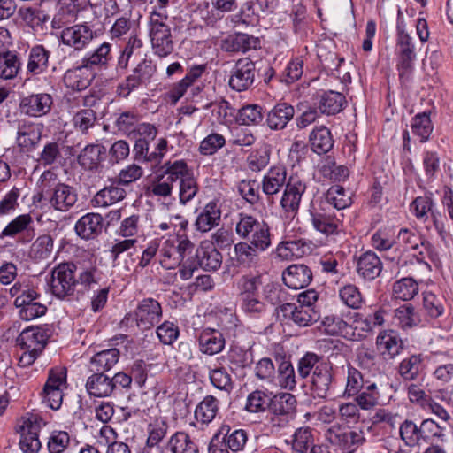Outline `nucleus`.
Masks as SVG:
<instances>
[{
	"label": "nucleus",
	"mask_w": 453,
	"mask_h": 453,
	"mask_svg": "<svg viewBox=\"0 0 453 453\" xmlns=\"http://www.w3.org/2000/svg\"><path fill=\"white\" fill-rule=\"evenodd\" d=\"M41 198L48 201L56 211L65 212L74 206L78 195L75 188L60 182L58 175L50 171H44L39 179Z\"/></svg>",
	"instance_id": "f257e3e1"
},
{
	"label": "nucleus",
	"mask_w": 453,
	"mask_h": 453,
	"mask_svg": "<svg viewBox=\"0 0 453 453\" xmlns=\"http://www.w3.org/2000/svg\"><path fill=\"white\" fill-rule=\"evenodd\" d=\"M310 216L312 226L326 236L336 235L342 231L344 214L335 211L328 203H313Z\"/></svg>",
	"instance_id": "f03ea898"
},
{
	"label": "nucleus",
	"mask_w": 453,
	"mask_h": 453,
	"mask_svg": "<svg viewBox=\"0 0 453 453\" xmlns=\"http://www.w3.org/2000/svg\"><path fill=\"white\" fill-rule=\"evenodd\" d=\"M150 38L153 52L160 58L170 55L174 49L169 17H150Z\"/></svg>",
	"instance_id": "7ed1b4c3"
},
{
	"label": "nucleus",
	"mask_w": 453,
	"mask_h": 453,
	"mask_svg": "<svg viewBox=\"0 0 453 453\" xmlns=\"http://www.w3.org/2000/svg\"><path fill=\"white\" fill-rule=\"evenodd\" d=\"M76 269L77 266L71 262L60 263L52 269L50 287L58 299L73 296L77 286Z\"/></svg>",
	"instance_id": "20e7f679"
},
{
	"label": "nucleus",
	"mask_w": 453,
	"mask_h": 453,
	"mask_svg": "<svg viewBox=\"0 0 453 453\" xmlns=\"http://www.w3.org/2000/svg\"><path fill=\"white\" fill-rule=\"evenodd\" d=\"M307 188L305 181L298 175H291L280 200V205L286 217L294 218L299 211L302 197Z\"/></svg>",
	"instance_id": "39448f33"
},
{
	"label": "nucleus",
	"mask_w": 453,
	"mask_h": 453,
	"mask_svg": "<svg viewBox=\"0 0 453 453\" xmlns=\"http://www.w3.org/2000/svg\"><path fill=\"white\" fill-rule=\"evenodd\" d=\"M326 437L331 445H314L310 453H352L355 450L354 444L360 440V435L357 432L336 434L333 428L326 431Z\"/></svg>",
	"instance_id": "423d86ee"
},
{
	"label": "nucleus",
	"mask_w": 453,
	"mask_h": 453,
	"mask_svg": "<svg viewBox=\"0 0 453 453\" xmlns=\"http://www.w3.org/2000/svg\"><path fill=\"white\" fill-rule=\"evenodd\" d=\"M96 37V32L87 23L65 27L60 34L62 43L73 51L86 50Z\"/></svg>",
	"instance_id": "0eeeda50"
},
{
	"label": "nucleus",
	"mask_w": 453,
	"mask_h": 453,
	"mask_svg": "<svg viewBox=\"0 0 453 453\" xmlns=\"http://www.w3.org/2000/svg\"><path fill=\"white\" fill-rule=\"evenodd\" d=\"M296 398H247L245 410L249 412L269 411L276 415H288L295 411Z\"/></svg>",
	"instance_id": "6e6552de"
},
{
	"label": "nucleus",
	"mask_w": 453,
	"mask_h": 453,
	"mask_svg": "<svg viewBox=\"0 0 453 453\" xmlns=\"http://www.w3.org/2000/svg\"><path fill=\"white\" fill-rule=\"evenodd\" d=\"M48 335L46 331L39 326H29L24 329L17 338V344L28 355L27 363H32L43 350Z\"/></svg>",
	"instance_id": "1a4fd4ad"
},
{
	"label": "nucleus",
	"mask_w": 453,
	"mask_h": 453,
	"mask_svg": "<svg viewBox=\"0 0 453 453\" xmlns=\"http://www.w3.org/2000/svg\"><path fill=\"white\" fill-rule=\"evenodd\" d=\"M156 72L151 60L143 59L133 70L125 81L119 85L118 89L124 96H127L134 88L149 83Z\"/></svg>",
	"instance_id": "9d476101"
},
{
	"label": "nucleus",
	"mask_w": 453,
	"mask_h": 453,
	"mask_svg": "<svg viewBox=\"0 0 453 453\" xmlns=\"http://www.w3.org/2000/svg\"><path fill=\"white\" fill-rule=\"evenodd\" d=\"M255 80V63L248 58L239 59L231 71L229 86L235 91H244L251 87Z\"/></svg>",
	"instance_id": "9b49d317"
},
{
	"label": "nucleus",
	"mask_w": 453,
	"mask_h": 453,
	"mask_svg": "<svg viewBox=\"0 0 453 453\" xmlns=\"http://www.w3.org/2000/svg\"><path fill=\"white\" fill-rule=\"evenodd\" d=\"M162 317L160 303L152 299H143L135 311L137 326L142 329H149L157 324Z\"/></svg>",
	"instance_id": "f8f14e48"
},
{
	"label": "nucleus",
	"mask_w": 453,
	"mask_h": 453,
	"mask_svg": "<svg viewBox=\"0 0 453 453\" xmlns=\"http://www.w3.org/2000/svg\"><path fill=\"white\" fill-rule=\"evenodd\" d=\"M284 284L289 288L300 289L307 287L312 280V272L305 265H288L282 273Z\"/></svg>",
	"instance_id": "ddd939ff"
},
{
	"label": "nucleus",
	"mask_w": 453,
	"mask_h": 453,
	"mask_svg": "<svg viewBox=\"0 0 453 453\" xmlns=\"http://www.w3.org/2000/svg\"><path fill=\"white\" fill-rule=\"evenodd\" d=\"M284 317L290 319L298 326H310L315 323L319 318V312L315 308L309 306L295 305V303H285L281 306Z\"/></svg>",
	"instance_id": "4468645a"
},
{
	"label": "nucleus",
	"mask_w": 453,
	"mask_h": 453,
	"mask_svg": "<svg viewBox=\"0 0 453 453\" xmlns=\"http://www.w3.org/2000/svg\"><path fill=\"white\" fill-rule=\"evenodd\" d=\"M53 104L50 94L40 93L24 97L20 103L22 112L30 117H42L50 112Z\"/></svg>",
	"instance_id": "2eb2a0df"
},
{
	"label": "nucleus",
	"mask_w": 453,
	"mask_h": 453,
	"mask_svg": "<svg viewBox=\"0 0 453 453\" xmlns=\"http://www.w3.org/2000/svg\"><path fill=\"white\" fill-rule=\"evenodd\" d=\"M112 59L111 44L104 42L94 50L87 53L81 60L83 67H87L90 72L96 70H105Z\"/></svg>",
	"instance_id": "dca6fc26"
},
{
	"label": "nucleus",
	"mask_w": 453,
	"mask_h": 453,
	"mask_svg": "<svg viewBox=\"0 0 453 453\" xmlns=\"http://www.w3.org/2000/svg\"><path fill=\"white\" fill-rule=\"evenodd\" d=\"M33 223L32 217L29 214H22L12 220L1 232L0 238L15 237L21 234L20 242H28L34 236L33 230H30V225Z\"/></svg>",
	"instance_id": "f3484780"
},
{
	"label": "nucleus",
	"mask_w": 453,
	"mask_h": 453,
	"mask_svg": "<svg viewBox=\"0 0 453 453\" xmlns=\"http://www.w3.org/2000/svg\"><path fill=\"white\" fill-rule=\"evenodd\" d=\"M67 371L65 367H54L49 371L47 381L43 387V393L46 395H68V384L66 381Z\"/></svg>",
	"instance_id": "a211bd4d"
},
{
	"label": "nucleus",
	"mask_w": 453,
	"mask_h": 453,
	"mask_svg": "<svg viewBox=\"0 0 453 453\" xmlns=\"http://www.w3.org/2000/svg\"><path fill=\"white\" fill-rule=\"evenodd\" d=\"M120 185L119 181L115 180L99 190L91 200L93 206L108 207L123 200L127 192Z\"/></svg>",
	"instance_id": "6ab92c4d"
},
{
	"label": "nucleus",
	"mask_w": 453,
	"mask_h": 453,
	"mask_svg": "<svg viewBox=\"0 0 453 453\" xmlns=\"http://www.w3.org/2000/svg\"><path fill=\"white\" fill-rule=\"evenodd\" d=\"M287 171L283 165L272 166L262 180L263 192L271 196L278 194L287 184Z\"/></svg>",
	"instance_id": "aec40b11"
},
{
	"label": "nucleus",
	"mask_w": 453,
	"mask_h": 453,
	"mask_svg": "<svg viewBox=\"0 0 453 453\" xmlns=\"http://www.w3.org/2000/svg\"><path fill=\"white\" fill-rule=\"evenodd\" d=\"M310 252V245L303 239L281 241L275 249V254L282 260L303 257Z\"/></svg>",
	"instance_id": "412c9836"
},
{
	"label": "nucleus",
	"mask_w": 453,
	"mask_h": 453,
	"mask_svg": "<svg viewBox=\"0 0 453 453\" xmlns=\"http://www.w3.org/2000/svg\"><path fill=\"white\" fill-rule=\"evenodd\" d=\"M220 218L221 211L219 206L217 202L211 201L198 214L195 222L196 229L202 233H207L219 224Z\"/></svg>",
	"instance_id": "4be33fe9"
},
{
	"label": "nucleus",
	"mask_w": 453,
	"mask_h": 453,
	"mask_svg": "<svg viewBox=\"0 0 453 453\" xmlns=\"http://www.w3.org/2000/svg\"><path fill=\"white\" fill-rule=\"evenodd\" d=\"M198 341L201 352L210 356L221 352L226 344L222 333L211 328L203 329Z\"/></svg>",
	"instance_id": "5701e85b"
},
{
	"label": "nucleus",
	"mask_w": 453,
	"mask_h": 453,
	"mask_svg": "<svg viewBox=\"0 0 453 453\" xmlns=\"http://www.w3.org/2000/svg\"><path fill=\"white\" fill-rule=\"evenodd\" d=\"M103 218L98 213H87L75 224V232L82 239L89 240L97 236L103 227Z\"/></svg>",
	"instance_id": "b1692460"
},
{
	"label": "nucleus",
	"mask_w": 453,
	"mask_h": 453,
	"mask_svg": "<svg viewBox=\"0 0 453 453\" xmlns=\"http://www.w3.org/2000/svg\"><path fill=\"white\" fill-rule=\"evenodd\" d=\"M199 265L205 271H217L222 264L221 253L209 242H203L196 250Z\"/></svg>",
	"instance_id": "393cba45"
},
{
	"label": "nucleus",
	"mask_w": 453,
	"mask_h": 453,
	"mask_svg": "<svg viewBox=\"0 0 453 453\" xmlns=\"http://www.w3.org/2000/svg\"><path fill=\"white\" fill-rule=\"evenodd\" d=\"M295 115L294 107L287 103L277 104L268 113L266 123L273 130H281Z\"/></svg>",
	"instance_id": "a878e982"
},
{
	"label": "nucleus",
	"mask_w": 453,
	"mask_h": 453,
	"mask_svg": "<svg viewBox=\"0 0 453 453\" xmlns=\"http://www.w3.org/2000/svg\"><path fill=\"white\" fill-rule=\"evenodd\" d=\"M382 270L380 258L373 252L364 253L357 261V273L366 280H374Z\"/></svg>",
	"instance_id": "bb28decb"
},
{
	"label": "nucleus",
	"mask_w": 453,
	"mask_h": 453,
	"mask_svg": "<svg viewBox=\"0 0 453 453\" xmlns=\"http://www.w3.org/2000/svg\"><path fill=\"white\" fill-rule=\"evenodd\" d=\"M119 359V350L116 348L98 351L90 358V369L93 372L104 373L111 370Z\"/></svg>",
	"instance_id": "cd10ccee"
},
{
	"label": "nucleus",
	"mask_w": 453,
	"mask_h": 453,
	"mask_svg": "<svg viewBox=\"0 0 453 453\" xmlns=\"http://www.w3.org/2000/svg\"><path fill=\"white\" fill-rule=\"evenodd\" d=\"M50 52L42 45H35L28 53L27 64V73L38 75L47 70Z\"/></svg>",
	"instance_id": "c85d7f7f"
},
{
	"label": "nucleus",
	"mask_w": 453,
	"mask_h": 453,
	"mask_svg": "<svg viewBox=\"0 0 453 453\" xmlns=\"http://www.w3.org/2000/svg\"><path fill=\"white\" fill-rule=\"evenodd\" d=\"M345 103V96L342 93L329 90L319 96L316 104L321 113L334 115L342 110Z\"/></svg>",
	"instance_id": "c756f323"
},
{
	"label": "nucleus",
	"mask_w": 453,
	"mask_h": 453,
	"mask_svg": "<svg viewBox=\"0 0 453 453\" xmlns=\"http://www.w3.org/2000/svg\"><path fill=\"white\" fill-rule=\"evenodd\" d=\"M259 44L257 38L248 34L238 33L229 35L223 42L222 48L230 52H245L256 49Z\"/></svg>",
	"instance_id": "7c9ffc66"
},
{
	"label": "nucleus",
	"mask_w": 453,
	"mask_h": 453,
	"mask_svg": "<svg viewBox=\"0 0 453 453\" xmlns=\"http://www.w3.org/2000/svg\"><path fill=\"white\" fill-rule=\"evenodd\" d=\"M260 252L252 245L245 242H240L234 245V254L237 263L246 268H257L259 266L261 257Z\"/></svg>",
	"instance_id": "2f4dec72"
},
{
	"label": "nucleus",
	"mask_w": 453,
	"mask_h": 453,
	"mask_svg": "<svg viewBox=\"0 0 453 453\" xmlns=\"http://www.w3.org/2000/svg\"><path fill=\"white\" fill-rule=\"evenodd\" d=\"M88 71H89V69L83 67V63L81 62L78 66L68 70L65 73V84L73 90L82 91L86 89L90 85L92 80L90 74H86Z\"/></svg>",
	"instance_id": "473e14b6"
},
{
	"label": "nucleus",
	"mask_w": 453,
	"mask_h": 453,
	"mask_svg": "<svg viewBox=\"0 0 453 453\" xmlns=\"http://www.w3.org/2000/svg\"><path fill=\"white\" fill-rule=\"evenodd\" d=\"M53 247L52 237L50 234H42L31 244L28 256L35 262L48 260L52 255Z\"/></svg>",
	"instance_id": "72a5a7b5"
},
{
	"label": "nucleus",
	"mask_w": 453,
	"mask_h": 453,
	"mask_svg": "<svg viewBox=\"0 0 453 453\" xmlns=\"http://www.w3.org/2000/svg\"><path fill=\"white\" fill-rule=\"evenodd\" d=\"M310 142L311 150L319 154H326L334 146V140L331 132L324 126L315 127L311 135Z\"/></svg>",
	"instance_id": "f704fd0d"
},
{
	"label": "nucleus",
	"mask_w": 453,
	"mask_h": 453,
	"mask_svg": "<svg viewBox=\"0 0 453 453\" xmlns=\"http://www.w3.org/2000/svg\"><path fill=\"white\" fill-rule=\"evenodd\" d=\"M322 203H328L331 208L335 209L336 211L349 207L352 203V199L349 192L340 185H333L326 192V200L320 201Z\"/></svg>",
	"instance_id": "c9c22d12"
},
{
	"label": "nucleus",
	"mask_w": 453,
	"mask_h": 453,
	"mask_svg": "<svg viewBox=\"0 0 453 453\" xmlns=\"http://www.w3.org/2000/svg\"><path fill=\"white\" fill-rule=\"evenodd\" d=\"M105 151V147L101 144L87 145L78 157L79 164L88 170L96 169Z\"/></svg>",
	"instance_id": "e433bc0d"
},
{
	"label": "nucleus",
	"mask_w": 453,
	"mask_h": 453,
	"mask_svg": "<svg viewBox=\"0 0 453 453\" xmlns=\"http://www.w3.org/2000/svg\"><path fill=\"white\" fill-rule=\"evenodd\" d=\"M46 425L42 418L36 413H27L18 419L15 430L20 436L39 435L41 429Z\"/></svg>",
	"instance_id": "4c0bfd02"
},
{
	"label": "nucleus",
	"mask_w": 453,
	"mask_h": 453,
	"mask_svg": "<svg viewBox=\"0 0 453 453\" xmlns=\"http://www.w3.org/2000/svg\"><path fill=\"white\" fill-rule=\"evenodd\" d=\"M411 210L415 216L423 221L428 218V212H431L435 228L441 234L442 224H441L433 211V200L430 196H418L411 204Z\"/></svg>",
	"instance_id": "58836bf2"
},
{
	"label": "nucleus",
	"mask_w": 453,
	"mask_h": 453,
	"mask_svg": "<svg viewBox=\"0 0 453 453\" xmlns=\"http://www.w3.org/2000/svg\"><path fill=\"white\" fill-rule=\"evenodd\" d=\"M378 348L383 355L394 357L399 354L403 349V342L394 331H385L380 333L376 339Z\"/></svg>",
	"instance_id": "ea45409f"
},
{
	"label": "nucleus",
	"mask_w": 453,
	"mask_h": 453,
	"mask_svg": "<svg viewBox=\"0 0 453 453\" xmlns=\"http://www.w3.org/2000/svg\"><path fill=\"white\" fill-rule=\"evenodd\" d=\"M111 385L109 377L96 372L88 378L86 388L90 396H110L111 394Z\"/></svg>",
	"instance_id": "a19ab883"
},
{
	"label": "nucleus",
	"mask_w": 453,
	"mask_h": 453,
	"mask_svg": "<svg viewBox=\"0 0 453 453\" xmlns=\"http://www.w3.org/2000/svg\"><path fill=\"white\" fill-rule=\"evenodd\" d=\"M394 319L403 329H409L417 326L420 319L411 303H405L394 311Z\"/></svg>",
	"instance_id": "79ce46f5"
},
{
	"label": "nucleus",
	"mask_w": 453,
	"mask_h": 453,
	"mask_svg": "<svg viewBox=\"0 0 453 453\" xmlns=\"http://www.w3.org/2000/svg\"><path fill=\"white\" fill-rule=\"evenodd\" d=\"M21 63L18 55L10 50L0 53V78L11 80L17 76Z\"/></svg>",
	"instance_id": "37998d69"
},
{
	"label": "nucleus",
	"mask_w": 453,
	"mask_h": 453,
	"mask_svg": "<svg viewBox=\"0 0 453 453\" xmlns=\"http://www.w3.org/2000/svg\"><path fill=\"white\" fill-rule=\"evenodd\" d=\"M168 449L172 453H199L197 445L184 432H176L171 436Z\"/></svg>",
	"instance_id": "c03bdc74"
},
{
	"label": "nucleus",
	"mask_w": 453,
	"mask_h": 453,
	"mask_svg": "<svg viewBox=\"0 0 453 453\" xmlns=\"http://www.w3.org/2000/svg\"><path fill=\"white\" fill-rule=\"evenodd\" d=\"M159 263L165 269H173L180 264V255L175 248L174 242L167 239L158 248Z\"/></svg>",
	"instance_id": "a18cd8bd"
},
{
	"label": "nucleus",
	"mask_w": 453,
	"mask_h": 453,
	"mask_svg": "<svg viewBox=\"0 0 453 453\" xmlns=\"http://www.w3.org/2000/svg\"><path fill=\"white\" fill-rule=\"evenodd\" d=\"M224 434L226 446L233 452H238L243 449L247 442V433L243 429L231 431L229 426H222L218 433Z\"/></svg>",
	"instance_id": "49530a36"
},
{
	"label": "nucleus",
	"mask_w": 453,
	"mask_h": 453,
	"mask_svg": "<svg viewBox=\"0 0 453 453\" xmlns=\"http://www.w3.org/2000/svg\"><path fill=\"white\" fill-rule=\"evenodd\" d=\"M397 238L404 243L407 248L411 250H417L419 244L427 252L432 261L437 258V253L434 250V248L429 242H425L421 240L420 236L411 232L407 228H402L397 234Z\"/></svg>",
	"instance_id": "de8ad7c7"
},
{
	"label": "nucleus",
	"mask_w": 453,
	"mask_h": 453,
	"mask_svg": "<svg viewBox=\"0 0 453 453\" xmlns=\"http://www.w3.org/2000/svg\"><path fill=\"white\" fill-rule=\"evenodd\" d=\"M395 243V229L393 226H384L378 229L371 238L372 246L379 251L390 250Z\"/></svg>",
	"instance_id": "09e8293b"
},
{
	"label": "nucleus",
	"mask_w": 453,
	"mask_h": 453,
	"mask_svg": "<svg viewBox=\"0 0 453 453\" xmlns=\"http://www.w3.org/2000/svg\"><path fill=\"white\" fill-rule=\"evenodd\" d=\"M392 292L395 298L409 301L418 293V285L412 278H403L394 283Z\"/></svg>",
	"instance_id": "8fccbe9b"
},
{
	"label": "nucleus",
	"mask_w": 453,
	"mask_h": 453,
	"mask_svg": "<svg viewBox=\"0 0 453 453\" xmlns=\"http://www.w3.org/2000/svg\"><path fill=\"white\" fill-rule=\"evenodd\" d=\"M219 411L216 398H204L196 408L195 417L198 422L211 423Z\"/></svg>",
	"instance_id": "3c124183"
},
{
	"label": "nucleus",
	"mask_w": 453,
	"mask_h": 453,
	"mask_svg": "<svg viewBox=\"0 0 453 453\" xmlns=\"http://www.w3.org/2000/svg\"><path fill=\"white\" fill-rule=\"evenodd\" d=\"M227 359L231 369L237 370L250 365L253 362V355L250 348L244 349L238 346H232L227 354Z\"/></svg>",
	"instance_id": "603ef678"
},
{
	"label": "nucleus",
	"mask_w": 453,
	"mask_h": 453,
	"mask_svg": "<svg viewBox=\"0 0 453 453\" xmlns=\"http://www.w3.org/2000/svg\"><path fill=\"white\" fill-rule=\"evenodd\" d=\"M341 301L351 309L361 308L364 298L359 288L354 284H346L339 289Z\"/></svg>",
	"instance_id": "864d4df0"
},
{
	"label": "nucleus",
	"mask_w": 453,
	"mask_h": 453,
	"mask_svg": "<svg viewBox=\"0 0 453 453\" xmlns=\"http://www.w3.org/2000/svg\"><path fill=\"white\" fill-rule=\"evenodd\" d=\"M422 356L411 355V357L404 358L399 365L398 372L402 377L406 380H413L422 370Z\"/></svg>",
	"instance_id": "5fc2aeb1"
},
{
	"label": "nucleus",
	"mask_w": 453,
	"mask_h": 453,
	"mask_svg": "<svg viewBox=\"0 0 453 453\" xmlns=\"http://www.w3.org/2000/svg\"><path fill=\"white\" fill-rule=\"evenodd\" d=\"M411 130L415 135L420 138V142L427 141L433 131L429 114L427 112L417 114L412 119Z\"/></svg>",
	"instance_id": "6e6d98bb"
},
{
	"label": "nucleus",
	"mask_w": 453,
	"mask_h": 453,
	"mask_svg": "<svg viewBox=\"0 0 453 453\" xmlns=\"http://www.w3.org/2000/svg\"><path fill=\"white\" fill-rule=\"evenodd\" d=\"M165 169L163 175L173 185V182L183 180L186 175L192 172L188 169L187 164L183 160L168 161L164 165Z\"/></svg>",
	"instance_id": "4d7b16f0"
},
{
	"label": "nucleus",
	"mask_w": 453,
	"mask_h": 453,
	"mask_svg": "<svg viewBox=\"0 0 453 453\" xmlns=\"http://www.w3.org/2000/svg\"><path fill=\"white\" fill-rule=\"evenodd\" d=\"M265 221H259L250 215L241 214L239 222L236 225V233L243 239L249 238L260 230Z\"/></svg>",
	"instance_id": "13d9d810"
},
{
	"label": "nucleus",
	"mask_w": 453,
	"mask_h": 453,
	"mask_svg": "<svg viewBox=\"0 0 453 453\" xmlns=\"http://www.w3.org/2000/svg\"><path fill=\"white\" fill-rule=\"evenodd\" d=\"M96 121V114L91 109L81 110L73 117L74 128L82 134H87L88 131L95 126Z\"/></svg>",
	"instance_id": "bf43d9fd"
},
{
	"label": "nucleus",
	"mask_w": 453,
	"mask_h": 453,
	"mask_svg": "<svg viewBox=\"0 0 453 453\" xmlns=\"http://www.w3.org/2000/svg\"><path fill=\"white\" fill-rule=\"evenodd\" d=\"M167 428V423L164 418H155L148 425V438L146 441L150 445H159V442L166 434Z\"/></svg>",
	"instance_id": "052dcab7"
},
{
	"label": "nucleus",
	"mask_w": 453,
	"mask_h": 453,
	"mask_svg": "<svg viewBox=\"0 0 453 453\" xmlns=\"http://www.w3.org/2000/svg\"><path fill=\"white\" fill-rule=\"evenodd\" d=\"M263 119L261 107L257 104H249L239 110L237 120L242 125H257Z\"/></svg>",
	"instance_id": "680f3d73"
},
{
	"label": "nucleus",
	"mask_w": 453,
	"mask_h": 453,
	"mask_svg": "<svg viewBox=\"0 0 453 453\" xmlns=\"http://www.w3.org/2000/svg\"><path fill=\"white\" fill-rule=\"evenodd\" d=\"M261 285L262 280L259 273L256 275H243L238 282L240 296H245L246 295L258 296V290Z\"/></svg>",
	"instance_id": "e2e57ef3"
},
{
	"label": "nucleus",
	"mask_w": 453,
	"mask_h": 453,
	"mask_svg": "<svg viewBox=\"0 0 453 453\" xmlns=\"http://www.w3.org/2000/svg\"><path fill=\"white\" fill-rule=\"evenodd\" d=\"M279 384L282 388L293 390L296 387L295 371L288 360H283L278 368Z\"/></svg>",
	"instance_id": "0e129e2a"
},
{
	"label": "nucleus",
	"mask_w": 453,
	"mask_h": 453,
	"mask_svg": "<svg viewBox=\"0 0 453 453\" xmlns=\"http://www.w3.org/2000/svg\"><path fill=\"white\" fill-rule=\"evenodd\" d=\"M312 443L313 439L310 428H299L295 432L292 440V447L296 452L306 453Z\"/></svg>",
	"instance_id": "69168bd1"
},
{
	"label": "nucleus",
	"mask_w": 453,
	"mask_h": 453,
	"mask_svg": "<svg viewBox=\"0 0 453 453\" xmlns=\"http://www.w3.org/2000/svg\"><path fill=\"white\" fill-rule=\"evenodd\" d=\"M311 384L317 396H323L329 389L331 374L327 371L316 367L313 372Z\"/></svg>",
	"instance_id": "338daca9"
},
{
	"label": "nucleus",
	"mask_w": 453,
	"mask_h": 453,
	"mask_svg": "<svg viewBox=\"0 0 453 453\" xmlns=\"http://www.w3.org/2000/svg\"><path fill=\"white\" fill-rule=\"evenodd\" d=\"M139 121V116L134 111H124L120 113L114 124L117 129L119 132L127 134L128 135L133 134L134 130L136 127L137 122Z\"/></svg>",
	"instance_id": "774afa93"
}]
</instances>
